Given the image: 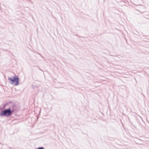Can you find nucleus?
Returning a JSON list of instances; mask_svg holds the SVG:
<instances>
[{
	"label": "nucleus",
	"mask_w": 149,
	"mask_h": 149,
	"mask_svg": "<svg viewBox=\"0 0 149 149\" xmlns=\"http://www.w3.org/2000/svg\"><path fill=\"white\" fill-rule=\"evenodd\" d=\"M12 111H10V109H8L5 110L4 111H1L0 113V115L1 116H8L11 115Z\"/></svg>",
	"instance_id": "1"
},
{
	"label": "nucleus",
	"mask_w": 149,
	"mask_h": 149,
	"mask_svg": "<svg viewBox=\"0 0 149 149\" xmlns=\"http://www.w3.org/2000/svg\"><path fill=\"white\" fill-rule=\"evenodd\" d=\"M8 79L10 80L12 83L11 84H14L15 86H17L19 83V78L16 77H14L13 79L8 78Z\"/></svg>",
	"instance_id": "2"
},
{
	"label": "nucleus",
	"mask_w": 149,
	"mask_h": 149,
	"mask_svg": "<svg viewBox=\"0 0 149 149\" xmlns=\"http://www.w3.org/2000/svg\"><path fill=\"white\" fill-rule=\"evenodd\" d=\"M37 149H44L42 147H41V148H37Z\"/></svg>",
	"instance_id": "3"
}]
</instances>
